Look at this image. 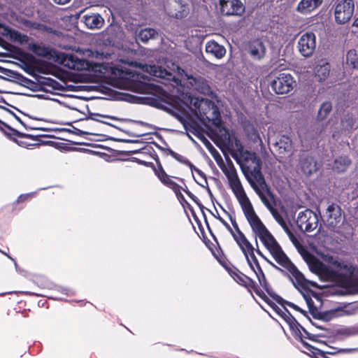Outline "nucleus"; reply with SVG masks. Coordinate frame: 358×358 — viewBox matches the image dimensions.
<instances>
[{
	"mask_svg": "<svg viewBox=\"0 0 358 358\" xmlns=\"http://www.w3.org/2000/svg\"><path fill=\"white\" fill-rule=\"evenodd\" d=\"M246 51L255 60L262 59L266 54V47L260 39H254L249 41Z\"/></svg>",
	"mask_w": 358,
	"mask_h": 358,
	"instance_id": "obj_15",
	"label": "nucleus"
},
{
	"mask_svg": "<svg viewBox=\"0 0 358 358\" xmlns=\"http://www.w3.org/2000/svg\"><path fill=\"white\" fill-rule=\"evenodd\" d=\"M6 110H8L9 113H10L13 117L26 129L29 128L30 129H33L34 128L32 127H27V125L20 120V118L19 117H17L14 113H13L12 111H10V110L8 109H6Z\"/></svg>",
	"mask_w": 358,
	"mask_h": 358,
	"instance_id": "obj_50",
	"label": "nucleus"
},
{
	"mask_svg": "<svg viewBox=\"0 0 358 358\" xmlns=\"http://www.w3.org/2000/svg\"><path fill=\"white\" fill-rule=\"evenodd\" d=\"M330 64L324 61H320L315 69V77L319 81L324 80L329 75Z\"/></svg>",
	"mask_w": 358,
	"mask_h": 358,
	"instance_id": "obj_27",
	"label": "nucleus"
},
{
	"mask_svg": "<svg viewBox=\"0 0 358 358\" xmlns=\"http://www.w3.org/2000/svg\"><path fill=\"white\" fill-rule=\"evenodd\" d=\"M191 171H194L196 173H197L201 177H202L204 179L205 182L207 183V180L206 178V176H205L204 173L201 170H199V169H197L196 167H195L194 166V167H192V170H191Z\"/></svg>",
	"mask_w": 358,
	"mask_h": 358,
	"instance_id": "obj_51",
	"label": "nucleus"
},
{
	"mask_svg": "<svg viewBox=\"0 0 358 358\" xmlns=\"http://www.w3.org/2000/svg\"><path fill=\"white\" fill-rule=\"evenodd\" d=\"M55 3L59 5H64L69 3L71 0H52Z\"/></svg>",
	"mask_w": 358,
	"mask_h": 358,
	"instance_id": "obj_54",
	"label": "nucleus"
},
{
	"mask_svg": "<svg viewBox=\"0 0 358 358\" xmlns=\"http://www.w3.org/2000/svg\"><path fill=\"white\" fill-rule=\"evenodd\" d=\"M257 277V279L259 282V284L261 285V286H262L265 290L267 292V293L275 300L278 303H280L282 304V302L284 301V300L278 295H277L276 294H275L274 292H273L269 288H268V283L266 282V279L265 278V275L264 274V272L261 269L259 270V273H258L257 272H255Z\"/></svg>",
	"mask_w": 358,
	"mask_h": 358,
	"instance_id": "obj_28",
	"label": "nucleus"
},
{
	"mask_svg": "<svg viewBox=\"0 0 358 358\" xmlns=\"http://www.w3.org/2000/svg\"><path fill=\"white\" fill-rule=\"evenodd\" d=\"M230 187L238 199L243 213L249 222L252 231L258 236L267 230L259 217L257 215L253 206L250 201L238 178L235 169L232 168L225 172Z\"/></svg>",
	"mask_w": 358,
	"mask_h": 358,
	"instance_id": "obj_1",
	"label": "nucleus"
},
{
	"mask_svg": "<svg viewBox=\"0 0 358 358\" xmlns=\"http://www.w3.org/2000/svg\"><path fill=\"white\" fill-rule=\"evenodd\" d=\"M281 227L283 228V229L285 230L286 234H287L289 232V231H290V229L287 227L286 222H285V224H282Z\"/></svg>",
	"mask_w": 358,
	"mask_h": 358,
	"instance_id": "obj_55",
	"label": "nucleus"
},
{
	"mask_svg": "<svg viewBox=\"0 0 358 358\" xmlns=\"http://www.w3.org/2000/svg\"><path fill=\"white\" fill-rule=\"evenodd\" d=\"M282 317H283L285 321L288 323L289 327L292 329H296L299 334V337L301 339V329H302L304 333L308 336V338L311 339V335L303 328L299 323L296 321V320L291 315V313L288 311V310L284 308V311H282Z\"/></svg>",
	"mask_w": 358,
	"mask_h": 358,
	"instance_id": "obj_23",
	"label": "nucleus"
},
{
	"mask_svg": "<svg viewBox=\"0 0 358 358\" xmlns=\"http://www.w3.org/2000/svg\"><path fill=\"white\" fill-rule=\"evenodd\" d=\"M300 166L301 171L306 176L311 175L318 169L317 163L314 157L307 154L301 155Z\"/></svg>",
	"mask_w": 358,
	"mask_h": 358,
	"instance_id": "obj_17",
	"label": "nucleus"
},
{
	"mask_svg": "<svg viewBox=\"0 0 358 358\" xmlns=\"http://www.w3.org/2000/svg\"><path fill=\"white\" fill-rule=\"evenodd\" d=\"M169 154L178 162L188 166L190 168V169L192 170V167H194V165L186 157L171 150H169Z\"/></svg>",
	"mask_w": 358,
	"mask_h": 358,
	"instance_id": "obj_43",
	"label": "nucleus"
},
{
	"mask_svg": "<svg viewBox=\"0 0 358 358\" xmlns=\"http://www.w3.org/2000/svg\"><path fill=\"white\" fill-rule=\"evenodd\" d=\"M327 225L329 227L334 228L341 221V208L335 203L329 205L324 215Z\"/></svg>",
	"mask_w": 358,
	"mask_h": 358,
	"instance_id": "obj_16",
	"label": "nucleus"
},
{
	"mask_svg": "<svg viewBox=\"0 0 358 358\" xmlns=\"http://www.w3.org/2000/svg\"><path fill=\"white\" fill-rule=\"evenodd\" d=\"M323 0H301L298 3L296 10L301 14H308L317 9Z\"/></svg>",
	"mask_w": 358,
	"mask_h": 358,
	"instance_id": "obj_21",
	"label": "nucleus"
},
{
	"mask_svg": "<svg viewBox=\"0 0 358 358\" xmlns=\"http://www.w3.org/2000/svg\"><path fill=\"white\" fill-rule=\"evenodd\" d=\"M287 234L292 243H295L297 241L295 236L291 231H289V232Z\"/></svg>",
	"mask_w": 358,
	"mask_h": 358,
	"instance_id": "obj_53",
	"label": "nucleus"
},
{
	"mask_svg": "<svg viewBox=\"0 0 358 358\" xmlns=\"http://www.w3.org/2000/svg\"><path fill=\"white\" fill-rule=\"evenodd\" d=\"M310 271L316 273L320 279L324 282L335 280L338 274V272L330 268L322 262L315 260L310 265Z\"/></svg>",
	"mask_w": 358,
	"mask_h": 358,
	"instance_id": "obj_12",
	"label": "nucleus"
},
{
	"mask_svg": "<svg viewBox=\"0 0 358 358\" xmlns=\"http://www.w3.org/2000/svg\"><path fill=\"white\" fill-rule=\"evenodd\" d=\"M217 219L223 224V225L231 232L232 231L231 228L229 225V224L222 219L220 216L217 217Z\"/></svg>",
	"mask_w": 358,
	"mask_h": 358,
	"instance_id": "obj_52",
	"label": "nucleus"
},
{
	"mask_svg": "<svg viewBox=\"0 0 358 358\" xmlns=\"http://www.w3.org/2000/svg\"><path fill=\"white\" fill-rule=\"evenodd\" d=\"M0 129L3 131V132L8 136L10 137V138L13 139L19 145L24 146L25 144L22 141H19L16 139H15V136L20 137V138H27L30 139H34V136L31 134H24L22 132H20L17 131L16 129H14L7 125L6 123L0 120Z\"/></svg>",
	"mask_w": 358,
	"mask_h": 358,
	"instance_id": "obj_19",
	"label": "nucleus"
},
{
	"mask_svg": "<svg viewBox=\"0 0 358 358\" xmlns=\"http://www.w3.org/2000/svg\"><path fill=\"white\" fill-rule=\"evenodd\" d=\"M294 83L289 73H281L271 82V86L276 94H285L293 90Z\"/></svg>",
	"mask_w": 358,
	"mask_h": 358,
	"instance_id": "obj_9",
	"label": "nucleus"
},
{
	"mask_svg": "<svg viewBox=\"0 0 358 358\" xmlns=\"http://www.w3.org/2000/svg\"><path fill=\"white\" fill-rule=\"evenodd\" d=\"M7 255V257H8L9 259H10L12 261H13V262H15V267H17V263L15 262V260H14V259H13L10 256H9V255Z\"/></svg>",
	"mask_w": 358,
	"mask_h": 358,
	"instance_id": "obj_60",
	"label": "nucleus"
},
{
	"mask_svg": "<svg viewBox=\"0 0 358 358\" xmlns=\"http://www.w3.org/2000/svg\"><path fill=\"white\" fill-rule=\"evenodd\" d=\"M206 51L215 56L217 59L224 57L226 53V49L224 46L220 45L215 41H208L206 45Z\"/></svg>",
	"mask_w": 358,
	"mask_h": 358,
	"instance_id": "obj_26",
	"label": "nucleus"
},
{
	"mask_svg": "<svg viewBox=\"0 0 358 358\" xmlns=\"http://www.w3.org/2000/svg\"><path fill=\"white\" fill-rule=\"evenodd\" d=\"M332 110V104L329 101L322 103L319 108L317 119L318 120H325Z\"/></svg>",
	"mask_w": 358,
	"mask_h": 358,
	"instance_id": "obj_33",
	"label": "nucleus"
},
{
	"mask_svg": "<svg viewBox=\"0 0 358 358\" xmlns=\"http://www.w3.org/2000/svg\"><path fill=\"white\" fill-rule=\"evenodd\" d=\"M154 171H155V174L157 176L159 179L161 180V182L162 180H164L165 178H166L168 176V175L165 173V171H164V169L161 165H159L157 169H155Z\"/></svg>",
	"mask_w": 358,
	"mask_h": 358,
	"instance_id": "obj_46",
	"label": "nucleus"
},
{
	"mask_svg": "<svg viewBox=\"0 0 358 358\" xmlns=\"http://www.w3.org/2000/svg\"><path fill=\"white\" fill-rule=\"evenodd\" d=\"M232 157L239 164L242 171L250 185H252V183L257 185L262 191H265L268 196H271L272 193L261 172V160L257 157L256 154L246 150L240 159L235 155H232Z\"/></svg>",
	"mask_w": 358,
	"mask_h": 358,
	"instance_id": "obj_3",
	"label": "nucleus"
},
{
	"mask_svg": "<svg viewBox=\"0 0 358 358\" xmlns=\"http://www.w3.org/2000/svg\"><path fill=\"white\" fill-rule=\"evenodd\" d=\"M172 65L173 69L171 71L156 65H145L142 67V69L143 71L148 73L150 76L163 80L164 81H162V83L164 85H166V81H172L178 85L180 83V77L183 78V76H185L189 80V83L199 92L207 94L209 92L210 88L205 79L201 77L194 78L188 76L185 71L179 66L175 65L174 64Z\"/></svg>",
	"mask_w": 358,
	"mask_h": 358,
	"instance_id": "obj_2",
	"label": "nucleus"
},
{
	"mask_svg": "<svg viewBox=\"0 0 358 358\" xmlns=\"http://www.w3.org/2000/svg\"><path fill=\"white\" fill-rule=\"evenodd\" d=\"M131 77L132 80L136 82L135 85L140 92H145L150 88L152 84L148 83L150 79L147 76L136 73V75L134 74Z\"/></svg>",
	"mask_w": 358,
	"mask_h": 358,
	"instance_id": "obj_29",
	"label": "nucleus"
},
{
	"mask_svg": "<svg viewBox=\"0 0 358 358\" xmlns=\"http://www.w3.org/2000/svg\"><path fill=\"white\" fill-rule=\"evenodd\" d=\"M252 187L257 195L259 196L262 203L266 206V208L269 210L275 220L280 224H285V220L282 216L278 213V211L275 209L271 203V201L273 200V195L271 196H268L265 191H262L257 185L252 184Z\"/></svg>",
	"mask_w": 358,
	"mask_h": 358,
	"instance_id": "obj_13",
	"label": "nucleus"
},
{
	"mask_svg": "<svg viewBox=\"0 0 358 358\" xmlns=\"http://www.w3.org/2000/svg\"><path fill=\"white\" fill-rule=\"evenodd\" d=\"M244 254L245 257L249 256L251 253L254 252V247L247 239L241 245H238Z\"/></svg>",
	"mask_w": 358,
	"mask_h": 358,
	"instance_id": "obj_44",
	"label": "nucleus"
},
{
	"mask_svg": "<svg viewBox=\"0 0 358 358\" xmlns=\"http://www.w3.org/2000/svg\"><path fill=\"white\" fill-rule=\"evenodd\" d=\"M6 72H7V69L0 66V73H3L4 75H8L6 73Z\"/></svg>",
	"mask_w": 358,
	"mask_h": 358,
	"instance_id": "obj_56",
	"label": "nucleus"
},
{
	"mask_svg": "<svg viewBox=\"0 0 358 358\" xmlns=\"http://www.w3.org/2000/svg\"><path fill=\"white\" fill-rule=\"evenodd\" d=\"M222 138L224 145L227 147L233 148L234 146L236 151L240 154L241 157H243V154L245 150H244L241 143L236 137H234L233 139L229 133L224 129Z\"/></svg>",
	"mask_w": 358,
	"mask_h": 358,
	"instance_id": "obj_24",
	"label": "nucleus"
},
{
	"mask_svg": "<svg viewBox=\"0 0 358 358\" xmlns=\"http://www.w3.org/2000/svg\"><path fill=\"white\" fill-rule=\"evenodd\" d=\"M0 102H3V103H6L5 100L2 99V100H0Z\"/></svg>",
	"mask_w": 358,
	"mask_h": 358,
	"instance_id": "obj_62",
	"label": "nucleus"
},
{
	"mask_svg": "<svg viewBox=\"0 0 358 358\" xmlns=\"http://www.w3.org/2000/svg\"><path fill=\"white\" fill-rule=\"evenodd\" d=\"M82 21L91 29L101 28L104 23L101 15L94 13L84 15Z\"/></svg>",
	"mask_w": 358,
	"mask_h": 358,
	"instance_id": "obj_20",
	"label": "nucleus"
},
{
	"mask_svg": "<svg viewBox=\"0 0 358 358\" xmlns=\"http://www.w3.org/2000/svg\"><path fill=\"white\" fill-rule=\"evenodd\" d=\"M328 262L330 264L336 268L338 271L343 272L344 274L347 275H352L356 271V268L354 266L344 262H339L334 259L333 257H330Z\"/></svg>",
	"mask_w": 358,
	"mask_h": 358,
	"instance_id": "obj_25",
	"label": "nucleus"
},
{
	"mask_svg": "<svg viewBox=\"0 0 358 358\" xmlns=\"http://www.w3.org/2000/svg\"><path fill=\"white\" fill-rule=\"evenodd\" d=\"M62 64L67 68L76 71H81L88 67V63L85 59H79L73 55H69L66 58H63Z\"/></svg>",
	"mask_w": 358,
	"mask_h": 358,
	"instance_id": "obj_18",
	"label": "nucleus"
},
{
	"mask_svg": "<svg viewBox=\"0 0 358 358\" xmlns=\"http://www.w3.org/2000/svg\"><path fill=\"white\" fill-rule=\"evenodd\" d=\"M184 127L187 131H190L192 134H195V131H196V129L195 127L192 123L185 122L183 124Z\"/></svg>",
	"mask_w": 358,
	"mask_h": 358,
	"instance_id": "obj_48",
	"label": "nucleus"
},
{
	"mask_svg": "<svg viewBox=\"0 0 358 358\" xmlns=\"http://www.w3.org/2000/svg\"><path fill=\"white\" fill-rule=\"evenodd\" d=\"M31 50L36 55L41 57H48L51 55V49L42 44H34Z\"/></svg>",
	"mask_w": 358,
	"mask_h": 358,
	"instance_id": "obj_34",
	"label": "nucleus"
},
{
	"mask_svg": "<svg viewBox=\"0 0 358 358\" xmlns=\"http://www.w3.org/2000/svg\"><path fill=\"white\" fill-rule=\"evenodd\" d=\"M222 13L226 15L241 16L245 12V6L240 0H226L220 1Z\"/></svg>",
	"mask_w": 358,
	"mask_h": 358,
	"instance_id": "obj_14",
	"label": "nucleus"
},
{
	"mask_svg": "<svg viewBox=\"0 0 358 358\" xmlns=\"http://www.w3.org/2000/svg\"><path fill=\"white\" fill-rule=\"evenodd\" d=\"M279 265L289 273V278L297 289L301 290V288H304L307 285L306 279L288 257L281 262Z\"/></svg>",
	"mask_w": 358,
	"mask_h": 358,
	"instance_id": "obj_8",
	"label": "nucleus"
},
{
	"mask_svg": "<svg viewBox=\"0 0 358 358\" xmlns=\"http://www.w3.org/2000/svg\"><path fill=\"white\" fill-rule=\"evenodd\" d=\"M340 333L346 336H355L358 335V322L354 325L345 327L340 330Z\"/></svg>",
	"mask_w": 358,
	"mask_h": 358,
	"instance_id": "obj_40",
	"label": "nucleus"
},
{
	"mask_svg": "<svg viewBox=\"0 0 358 358\" xmlns=\"http://www.w3.org/2000/svg\"><path fill=\"white\" fill-rule=\"evenodd\" d=\"M156 106L160 109H162V110L166 111L167 113H169L171 115H176L175 107L171 103H170L166 101L160 100V101H157Z\"/></svg>",
	"mask_w": 358,
	"mask_h": 358,
	"instance_id": "obj_42",
	"label": "nucleus"
},
{
	"mask_svg": "<svg viewBox=\"0 0 358 358\" xmlns=\"http://www.w3.org/2000/svg\"><path fill=\"white\" fill-rule=\"evenodd\" d=\"M234 278L240 284H244L245 285L252 287L255 292L256 289H259L258 287H257L255 282L252 280L242 273H236L235 276H234Z\"/></svg>",
	"mask_w": 358,
	"mask_h": 358,
	"instance_id": "obj_36",
	"label": "nucleus"
},
{
	"mask_svg": "<svg viewBox=\"0 0 358 358\" xmlns=\"http://www.w3.org/2000/svg\"><path fill=\"white\" fill-rule=\"evenodd\" d=\"M121 141H123V142H131V141L130 140H121Z\"/></svg>",
	"mask_w": 358,
	"mask_h": 358,
	"instance_id": "obj_61",
	"label": "nucleus"
},
{
	"mask_svg": "<svg viewBox=\"0 0 358 358\" xmlns=\"http://www.w3.org/2000/svg\"><path fill=\"white\" fill-rule=\"evenodd\" d=\"M230 221L235 229V231L233 230L230 232L232 235L233 238L236 241V243L238 245H241L245 241L247 240V238L244 235V234L238 228V224L234 218H233L231 215L229 216Z\"/></svg>",
	"mask_w": 358,
	"mask_h": 358,
	"instance_id": "obj_31",
	"label": "nucleus"
},
{
	"mask_svg": "<svg viewBox=\"0 0 358 358\" xmlns=\"http://www.w3.org/2000/svg\"><path fill=\"white\" fill-rule=\"evenodd\" d=\"M258 237L278 264L287 257L280 245L268 230L259 235Z\"/></svg>",
	"mask_w": 358,
	"mask_h": 358,
	"instance_id": "obj_5",
	"label": "nucleus"
},
{
	"mask_svg": "<svg viewBox=\"0 0 358 358\" xmlns=\"http://www.w3.org/2000/svg\"><path fill=\"white\" fill-rule=\"evenodd\" d=\"M33 196V194H21L20 196H19V197L17 198L16 202L17 203H20V202H22L28 199H31Z\"/></svg>",
	"mask_w": 358,
	"mask_h": 358,
	"instance_id": "obj_49",
	"label": "nucleus"
},
{
	"mask_svg": "<svg viewBox=\"0 0 358 358\" xmlns=\"http://www.w3.org/2000/svg\"><path fill=\"white\" fill-rule=\"evenodd\" d=\"M304 343L305 345H307V346L310 347V345H308L307 343Z\"/></svg>",
	"mask_w": 358,
	"mask_h": 358,
	"instance_id": "obj_63",
	"label": "nucleus"
},
{
	"mask_svg": "<svg viewBox=\"0 0 358 358\" xmlns=\"http://www.w3.org/2000/svg\"><path fill=\"white\" fill-rule=\"evenodd\" d=\"M355 10L352 0H341L335 6L334 17L338 24L348 22L352 17Z\"/></svg>",
	"mask_w": 358,
	"mask_h": 358,
	"instance_id": "obj_7",
	"label": "nucleus"
},
{
	"mask_svg": "<svg viewBox=\"0 0 358 358\" xmlns=\"http://www.w3.org/2000/svg\"><path fill=\"white\" fill-rule=\"evenodd\" d=\"M274 146L280 153L289 152L292 150V141L288 136H282L278 141L275 143Z\"/></svg>",
	"mask_w": 358,
	"mask_h": 358,
	"instance_id": "obj_32",
	"label": "nucleus"
},
{
	"mask_svg": "<svg viewBox=\"0 0 358 358\" xmlns=\"http://www.w3.org/2000/svg\"><path fill=\"white\" fill-rule=\"evenodd\" d=\"M157 34V31L152 28L142 29L138 34V38L143 42H147L154 38Z\"/></svg>",
	"mask_w": 358,
	"mask_h": 358,
	"instance_id": "obj_35",
	"label": "nucleus"
},
{
	"mask_svg": "<svg viewBox=\"0 0 358 358\" xmlns=\"http://www.w3.org/2000/svg\"><path fill=\"white\" fill-rule=\"evenodd\" d=\"M185 192L188 194L189 196H194L193 194L189 191V190H185Z\"/></svg>",
	"mask_w": 358,
	"mask_h": 358,
	"instance_id": "obj_59",
	"label": "nucleus"
},
{
	"mask_svg": "<svg viewBox=\"0 0 358 358\" xmlns=\"http://www.w3.org/2000/svg\"><path fill=\"white\" fill-rule=\"evenodd\" d=\"M350 164L351 161L347 156H340L335 159L333 170L338 173L344 172Z\"/></svg>",
	"mask_w": 358,
	"mask_h": 358,
	"instance_id": "obj_30",
	"label": "nucleus"
},
{
	"mask_svg": "<svg viewBox=\"0 0 358 358\" xmlns=\"http://www.w3.org/2000/svg\"><path fill=\"white\" fill-rule=\"evenodd\" d=\"M342 124H343V127L346 130H350L352 129V127L354 126V120L351 117L345 118V119L342 120Z\"/></svg>",
	"mask_w": 358,
	"mask_h": 358,
	"instance_id": "obj_45",
	"label": "nucleus"
},
{
	"mask_svg": "<svg viewBox=\"0 0 358 358\" xmlns=\"http://www.w3.org/2000/svg\"><path fill=\"white\" fill-rule=\"evenodd\" d=\"M258 237L278 264L287 257L280 245L268 230L259 235Z\"/></svg>",
	"mask_w": 358,
	"mask_h": 358,
	"instance_id": "obj_6",
	"label": "nucleus"
},
{
	"mask_svg": "<svg viewBox=\"0 0 358 358\" xmlns=\"http://www.w3.org/2000/svg\"><path fill=\"white\" fill-rule=\"evenodd\" d=\"M297 48L302 56L305 57H310L316 48V37L315 34L311 31H308L302 34L298 41Z\"/></svg>",
	"mask_w": 358,
	"mask_h": 358,
	"instance_id": "obj_11",
	"label": "nucleus"
},
{
	"mask_svg": "<svg viewBox=\"0 0 358 358\" xmlns=\"http://www.w3.org/2000/svg\"><path fill=\"white\" fill-rule=\"evenodd\" d=\"M190 100H194L193 105L198 109L201 115L205 116L209 121H212L214 125L219 126L220 124V113L213 101L199 97L191 98Z\"/></svg>",
	"mask_w": 358,
	"mask_h": 358,
	"instance_id": "obj_4",
	"label": "nucleus"
},
{
	"mask_svg": "<svg viewBox=\"0 0 358 358\" xmlns=\"http://www.w3.org/2000/svg\"><path fill=\"white\" fill-rule=\"evenodd\" d=\"M255 293L259 296L262 299H263L278 315L282 316V311H284V309L282 310L276 304L272 302L263 292H261L259 289H256Z\"/></svg>",
	"mask_w": 358,
	"mask_h": 358,
	"instance_id": "obj_41",
	"label": "nucleus"
},
{
	"mask_svg": "<svg viewBox=\"0 0 358 358\" xmlns=\"http://www.w3.org/2000/svg\"><path fill=\"white\" fill-rule=\"evenodd\" d=\"M347 64L354 69H358V50H350L346 55Z\"/></svg>",
	"mask_w": 358,
	"mask_h": 358,
	"instance_id": "obj_37",
	"label": "nucleus"
},
{
	"mask_svg": "<svg viewBox=\"0 0 358 358\" xmlns=\"http://www.w3.org/2000/svg\"><path fill=\"white\" fill-rule=\"evenodd\" d=\"M13 34H14L16 37L19 38L20 39L21 38V37H24V35H23V36H22V35H21L20 34H19V33H18V32H17V31H16V32H14V33H13Z\"/></svg>",
	"mask_w": 358,
	"mask_h": 358,
	"instance_id": "obj_58",
	"label": "nucleus"
},
{
	"mask_svg": "<svg viewBox=\"0 0 358 358\" xmlns=\"http://www.w3.org/2000/svg\"><path fill=\"white\" fill-rule=\"evenodd\" d=\"M287 304H288V306H290V307H292V308H295V309H299V307H298L297 306L294 305V303H292L287 302Z\"/></svg>",
	"mask_w": 358,
	"mask_h": 358,
	"instance_id": "obj_57",
	"label": "nucleus"
},
{
	"mask_svg": "<svg viewBox=\"0 0 358 358\" xmlns=\"http://www.w3.org/2000/svg\"><path fill=\"white\" fill-rule=\"evenodd\" d=\"M317 215L310 209H306L299 213L297 225L301 230L308 232L313 231L318 226Z\"/></svg>",
	"mask_w": 358,
	"mask_h": 358,
	"instance_id": "obj_10",
	"label": "nucleus"
},
{
	"mask_svg": "<svg viewBox=\"0 0 358 358\" xmlns=\"http://www.w3.org/2000/svg\"><path fill=\"white\" fill-rule=\"evenodd\" d=\"M162 182L172 189L173 191L176 193V194L179 197H183L182 194L180 193L181 187L172 180L169 176L165 178L164 180H162Z\"/></svg>",
	"mask_w": 358,
	"mask_h": 358,
	"instance_id": "obj_38",
	"label": "nucleus"
},
{
	"mask_svg": "<svg viewBox=\"0 0 358 358\" xmlns=\"http://www.w3.org/2000/svg\"><path fill=\"white\" fill-rule=\"evenodd\" d=\"M247 262L254 272H257L259 273V270H261V267L258 262L257 259L256 258L254 252L249 255V256L245 257Z\"/></svg>",
	"mask_w": 358,
	"mask_h": 358,
	"instance_id": "obj_39",
	"label": "nucleus"
},
{
	"mask_svg": "<svg viewBox=\"0 0 358 358\" xmlns=\"http://www.w3.org/2000/svg\"><path fill=\"white\" fill-rule=\"evenodd\" d=\"M322 132V129L319 127H314L308 129L306 132L301 133L300 136L303 146L308 147L314 140L317 139Z\"/></svg>",
	"mask_w": 358,
	"mask_h": 358,
	"instance_id": "obj_22",
	"label": "nucleus"
},
{
	"mask_svg": "<svg viewBox=\"0 0 358 358\" xmlns=\"http://www.w3.org/2000/svg\"><path fill=\"white\" fill-rule=\"evenodd\" d=\"M257 253L260 255L263 259H264L270 265H271L274 268L279 271L282 273H285V271L282 269L281 268L278 267L275 264H274L272 262H271L269 259H268L265 255H264L262 252L259 250H257Z\"/></svg>",
	"mask_w": 358,
	"mask_h": 358,
	"instance_id": "obj_47",
	"label": "nucleus"
}]
</instances>
